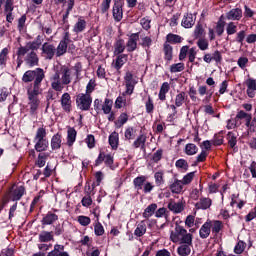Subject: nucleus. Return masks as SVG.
<instances>
[{
	"mask_svg": "<svg viewBox=\"0 0 256 256\" xmlns=\"http://www.w3.org/2000/svg\"><path fill=\"white\" fill-rule=\"evenodd\" d=\"M24 63L26 67L29 69H33V67H39V55L35 53V51H30L25 54Z\"/></svg>",
	"mask_w": 256,
	"mask_h": 256,
	"instance_id": "nucleus-9",
	"label": "nucleus"
},
{
	"mask_svg": "<svg viewBox=\"0 0 256 256\" xmlns=\"http://www.w3.org/2000/svg\"><path fill=\"white\" fill-rule=\"evenodd\" d=\"M113 3V19L116 23H119L123 19V7H125V0H113Z\"/></svg>",
	"mask_w": 256,
	"mask_h": 256,
	"instance_id": "nucleus-8",
	"label": "nucleus"
},
{
	"mask_svg": "<svg viewBox=\"0 0 256 256\" xmlns=\"http://www.w3.org/2000/svg\"><path fill=\"white\" fill-rule=\"evenodd\" d=\"M199 235L201 239H207L211 235V220H207L200 228Z\"/></svg>",
	"mask_w": 256,
	"mask_h": 256,
	"instance_id": "nucleus-25",
	"label": "nucleus"
},
{
	"mask_svg": "<svg viewBox=\"0 0 256 256\" xmlns=\"http://www.w3.org/2000/svg\"><path fill=\"white\" fill-rule=\"evenodd\" d=\"M55 221H59V215L53 211H48L41 220L42 225H53Z\"/></svg>",
	"mask_w": 256,
	"mask_h": 256,
	"instance_id": "nucleus-20",
	"label": "nucleus"
},
{
	"mask_svg": "<svg viewBox=\"0 0 256 256\" xmlns=\"http://www.w3.org/2000/svg\"><path fill=\"white\" fill-rule=\"evenodd\" d=\"M223 228H224L223 221H221V220L211 221L212 233L219 235V233H221V231H223Z\"/></svg>",
	"mask_w": 256,
	"mask_h": 256,
	"instance_id": "nucleus-40",
	"label": "nucleus"
},
{
	"mask_svg": "<svg viewBox=\"0 0 256 256\" xmlns=\"http://www.w3.org/2000/svg\"><path fill=\"white\" fill-rule=\"evenodd\" d=\"M170 239L173 243H186L187 245H193V235L187 233V230L176 224L175 230L171 231Z\"/></svg>",
	"mask_w": 256,
	"mask_h": 256,
	"instance_id": "nucleus-3",
	"label": "nucleus"
},
{
	"mask_svg": "<svg viewBox=\"0 0 256 256\" xmlns=\"http://www.w3.org/2000/svg\"><path fill=\"white\" fill-rule=\"evenodd\" d=\"M28 97V106L30 115H37V111H39V107L41 105V100L39 99V95L43 94L41 90H26Z\"/></svg>",
	"mask_w": 256,
	"mask_h": 256,
	"instance_id": "nucleus-4",
	"label": "nucleus"
},
{
	"mask_svg": "<svg viewBox=\"0 0 256 256\" xmlns=\"http://www.w3.org/2000/svg\"><path fill=\"white\" fill-rule=\"evenodd\" d=\"M175 167L177 169H183V171H189V163L183 158H180L175 162Z\"/></svg>",
	"mask_w": 256,
	"mask_h": 256,
	"instance_id": "nucleus-53",
	"label": "nucleus"
},
{
	"mask_svg": "<svg viewBox=\"0 0 256 256\" xmlns=\"http://www.w3.org/2000/svg\"><path fill=\"white\" fill-rule=\"evenodd\" d=\"M49 152H40L35 161V166L39 167V169L45 167L47 160L49 159Z\"/></svg>",
	"mask_w": 256,
	"mask_h": 256,
	"instance_id": "nucleus-26",
	"label": "nucleus"
},
{
	"mask_svg": "<svg viewBox=\"0 0 256 256\" xmlns=\"http://www.w3.org/2000/svg\"><path fill=\"white\" fill-rule=\"evenodd\" d=\"M125 49L127 46L125 45V40L123 38H119L114 43V55H123L125 53Z\"/></svg>",
	"mask_w": 256,
	"mask_h": 256,
	"instance_id": "nucleus-24",
	"label": "nucleus"
},
{
	"mask_svg": "<svg viewBox=\"0 0 256 256\" xmlns=\"http://www.w3.org/2000/svg\"><path fill=\"white\" fill-rule=\"evenodd\" d=\"M183 41V38L177 34L169 33L166 36V43H172L173 45L177 43H181Z\"/></svg>",
	"mask_w": 256,
	"mask_h": 256,
	"instance_id": "nucleus-47",
	"label": "nucleus"
},
{
	"mask_svg": "<svg viewBox=\"0 0 256 256\" xmlns=\"http://www.w3.org/2000/svg\"><path fill=\"white\" fill-rule=\"evenodd\" d=\"M211 205H213L211 198L202 197L195 203L194 207L197 211H207V209H211Z\"/></svg>",
	"mask_w": 256,
	"mask_h": 256,
	"instance_id": "nucleus-15",
	"label": "nucleus"
},
{
	"mask_svg": "<svg viewBox=\"0 0 256 256\" xmlns=\"http://www.w3.org/2000/svg\"><path fill=\"white\" fill-rule=\"evenodd\" d=\"M129 121V115L125 112L121 113L116 121H114V125L116 129H121Z\"/></svg>",
	"mask_w": 256,
	"mask_h": 256,
	"instance_id": "nucleus-39",
	"label": "nucleus"
},
{
	"mask_svg": "<svg viewBox=\"0 0 256 256\" xmlns=\"http://www.w3.org/2000/svg\"><path fill=\"white\" fill-rule=\"evenodd\" d=\"M87 29V21L83 19V17H79L78 21L75 23L73 27V32L74 33H83Z\"/></svg>",
	"mask_w": 256,
	"mask_h": 256,
	"instance_id": "nucleus-31",
	"label": "nucleus"
},
{
	"mask_svg": "<svg viewBox=\"0 0 256 256\" xmlns=\"http://www.w3.org/2000/svg\"><path fill=\"white\" fill-rule=\"evenodd\" d=\"M145 143H147V136L145 134H140L137 139L133 142L132 147L134 149H141V151H145Z\"/></svg>",
	"mask_w": 256,
	"mask_h": 256,
	"instance_id": "nucleus-27",
	"label": "nucleus"
},
{
	"mask_svg": "<svg viewBox=\"0 0 256 256\" xmlns=\"http://www.w3.org/2000/svg\"><path fill=\"white\" fill-rule=\"evenodd\" d=\"M27 193L25 186H12L8 191V199L10 201H15V203L9 209L8 219L11 221L15 217V212L17 211V201H21L23 196Z\"/></svg>",
	"mask_w": 256,
	"mask_h": 256,
	"instance_id": "nucleus-2",
	"label": "nucleus"
},
{
	"mask_svg": "<svg viewBox=\"0 0 256 256\" xmlns=\"http://www.w3.org/2000/svg\"><path fill=\"white\" fill-rule=\"evenodd\" d=\"M51 87L54 91H63L64 86H62L61 74L59 72L54 73L52 76Z\"/></svg>",
	"mask_w": 256,
	"mask_h": 256,
	"instance_id": "nucleus-22",
	"label": "nucleus"
},
{
	"mask_svg": "<svg viewBox=\"0 0 256 256\" xmlns=\"http://www.w3.org/2000/svg\"><path fill=\"white\" fill-rule=\"evenodd\" d=\"M243 17V10L241 8H233L226 13V19L228 21H241Z\"/></svg>",
	"mask_w": 256,
	"mask_h": 256,
	"instance_id": "nucleus-17",
	"label": "nucleus"
},
{
	"mask_svg": "<svg viewBox=\"0 0 256 256\" xmlns=\"http://www.w3.org/2000/svg\"><path fill=\"white\" fill-rule=\"evenodd\" d=\"M147 233V224H145V220H142L134 230V235L136 237H143Z\"/></svg>",
	"mask_w": 256,
	"mask_h": 256,
	"instance_id": "nucleus-38",
	"label": "nucleus"
},
{
	"mask_svg": "<svg viewBox=\"0 0 256 256\" xmlns=\"http://www.w3.org/2000/svg\"><path fill=\"white\" fill-rule=\"evenodd\" d=\"M60 103L65 113H71V111H73V108L71 105V95L69 93L66 92L61 96Z\"/></svg>",
	"mask_w": 256,
	"mask_h": 256,
	"instance_id": "nucleus-16",
	"label": "nucleus"
},
{
	"mask_svg": "<svg viewBox=\"0 0 256 256\" xmlns=\"http://www.w3.org/2000/svg\"><path fill=\"white\" fill-rule=\"evenodd\" d=\"M34 149L37 151V153H43V151H47V149H49V140H36Z\"/></svg>",
	"mask_w": 256,
	"mask_h": 256,
	"instance_id": "nucleus-37",
	"label": "nucleus"
},
{
	"mask_svg": "<svg viewBox=\"0 0 256 256\" xmlns=\"http://www.w3.org/2000/svg\"><path fill=\"white\" fill-rule=\"evenodd\" d=\"M60 73L62 75L61 82L63 85H69L71 83V69L67 66H62L60 69Z\"/></svg>",
	"mask_w": 256,
	"mask_h": 256,
	"instance_id": "nucleus-21",
	"label": "nucleus"
},
{
	"mask_svg": "<svg viewBox=\"0 0 256 256\" xmlns=\"http://www.w3.org/2000/svg\"><path fill=\"white\" fill-rule=\"evenodd\" d=\"M45 137H47V129H45L44 127H40L36 131V135L34 137V141L47 140Z\"/></svg>",
	"mask_w": 256,
	"mask_h": 256,
	"instance_id": "nucleus-49",
	"label": "nucleus"
},
{
	"mask_svg": "<svg viewBox=\"0 0 256 256\" xmlns=\"http://www.w3.org/2000/svg\"><path fill=\"white\" fill-rule=\"evenodd\" d=\"M140 45L143 49H151V46L153 45V39L151 38V36H145L143 38H141V42Z\"/></svg>",
	"mask_w": 256,
	"mask_h": 256,
	"instance_id": "nucleus-51",
	"label": "nucleus"
},
{
	"mask_svg": "<svg viewBox=\"0 0 256 256\" xmlns=\"http://www.w3.org/2000/svg\"><path fill=\"white\" fill-rule=\"evenodd\" d=\"M40 47L41 45L38 44L36 41H30L27 42L25 46H20L16 52V55H27L29 51H38Z\"/></svg>",
	"mask_w": 256,
	"mask_h": 256,
	"instance_id": "nucleus-10",
	"label": "nucleus"
},
{
	"mask_svg": "<svg viewBox=\"0 0 256 256\" xmlns=\"http://www.w3.org/2000/svg\"><path fill=\"white\" fill-rule=\"evenodd\" d=\"M221 133H223V131L214 135L212 140V145H214V147H220V145H223V135H221Z\"/></svg>",
	"mask_w": 256,
	"mask_h": 256,
	"instance_id": "nucleus-57",
	"label": "nucleus"
},
{
	"mask_svg": "<svg viewBox=\"0 0 256 256\" xmlns=\"http://www.w3.org/2000/svg\"><path fill=\"white\" fill-rule=\"evenodd\" d=\"M42 57L51 61L55 57L56 48L55 45L49 44L48 42L44 43L41 47Z\"/></svg>",
	"mask_w": 256,
	"mask_h": 256,
	"instance_id": "nucleus-11",
	"label": "nucleus"
},
{
	"mask_svg": "<svg viewBox=\"0 0 256 256\" xmlns=\"http://www.w3.org/2000/svg\"><path fill=\"white\" fill-rule=\"evenodd\" d=\"M93 103V97L89 94L79 93L76 96V107L80 111H89L91 109V105Z\"/></svg>",
	"mask_w": 256,
	"mask_h": 256,
	"instance_id": "nucleus-6",
	"label": "nucleus"
},
{
	"mask_svg": "<svg viewBox=\"0 0 256 256\" xmlns=\"http://www.w3.org/2000/svg\"><path fill=\"white\" fill-rule=\"evenodd\" d=\"M14 9H15V6H13L11 4L4 5V13L6 15L7 23H13V21H15V16L13 15Z\"/></svg>",
	"mask_w": 256,
	"mask_h": 256,
	"instance_id": "nucleus-33",
	"label": "nucleus"
},
{
	"mask_svg": "<svg viewBox=\"0 0 256 256\" xmlns=\"http://www.w3.org/2000/svg\"><path fill=\"white\" fill-rule=\"evenodd\" d=\"M245 85L247 86L246 93L250 99H254L256 95V80L253 78H248L245 81Z\"/></svg>",
	"mask_w": 256,
	"mask_h": 256,
	"instance_id": "nucleus-18",
	"label": "nucleus"
},
{
	"mask_svg": "<svg viewBox=\"0 0 256 256\" xmlns=\"http://www.w3.org/2000/svg\"><path fill=\"white\" fill-rule=\"evenodd\" d=\"M241 125V122H239V119H237V116L235 118H232L228 120L227 122V129H235L236 127H239Z\"/></svg>",
	"mask_w": 256,
	"mask_h": 256,
	"instance_id": "nucleus-64",
	"label": "nucleus"
},
{
	"mask_svg": "<svg viewBox=\"0 0 256 256\" xmlns=\"http://www.w3.org/2000/svg\"><path fill=\"white\" fill-rule=\"evenodd\" d=\"M77 221L82 227H87L88 225H91V218L89 216H78Z\"/></svg>",
	"mask_w": 256,
	"mask_h": 256,
	"instance_id": "nucleus-59",
	"label": "nucleus"
},
{
	"mask_svg": "<svg viewBox=\"0 0 256 256\" xmlns=\"http://www.w3.org/2000/svg\"><path fill=\"white\" fill-rule=\"evenodd\" d=\"M108 143L114 151H117L119 148V133L116 131L112 132L108 137Z\"/></svg>",
	"mask_w": 256,
	"mask_h": 256,
	"instance_id": "nucleus-29",
	"label": "nucleus"
},
{
	"mask_svg": "<svg viewBox=\"0 0 256 256\" xmlns=\"http://www.w3.org/2000/svg\"><path fill=\"white\" fill-rule=\"evenodd\" d=\"M129 61L128 54H116V59L112 64V67L117 70L118 75H121V69H123V65Z\"/></svg>",
	"mask_w": 256,
	"mask_h": 256,
	"instance_id": "nucleus-12",
	"label": "nucleus"
},
{
	"mask_svg": "<svg viewBox=\"0 0 256 256\" xmlns=\"http://www.w3.org/2000/svg\"><path fill=\"white\" fill-rule=\"evenodd\" d=\"M193 179H195V172H189L181 180L182 185H189Z\"/></svg>",
	"mask_w": 256,
	"mask_h": 256,
	"instance_id": "nucleus-63",
	"label": "nucleus"
},
{
	"mask_svg": "<svg viewBox=\"0 0 256 256\" xmlns=\"http://www.w3.org/2000/svg\"><path fill=\"white\" fill-rule=\"evenodd\" d=\"M135 133H137L136 129H134L133 127H128L125 130L124 137L128 141H131L132 139H135Z\"/></svg>",
	"mask_w": 256,
	"mask_h": 256,
	"instance_id": "nucleus-56",
	"label": "nucleus"
},
{
	"mask_svg": "<svg viewBox=\"0 0 256 256\" xmlns=\"http://www.w3.org/2000/svg\"><path fill=\"white\" fill-rule=\"evenodd\" d=\"M226 139L230 149L235 150V147L237 145V134H235L234 132H228L226 135Z\"/></svg>",
	"mask_w": 256,
	"mask_h": 256,
	"instance_id": "nucleus-41",
	"label": "nucleus"
},
{
	"mask_svg": "<svg viewBox=\"0 0 256 256\" xmlns=\"http://www.w3.org/2000/svg\"><path fill=\"white\" fill-rule=\"evenodd\" d=\"M171 89V86L169 85V82H164L161 87L158 94V99L160 101H166L167 100V94L169 93V90Z\"/></svg>",
	"mask_w": 256,
	"mask_h": 256,
	"instance_id": "nucleus-32",
	"label": "nucleus"
},
{
	"mask_svg": "<svg viewBox=\"0 0 256 256\" xmlns=\"http://www.w3.org/2000/svg\"><path fill=\"white\" fill-rule=\"evenodd\" d=\"M145 109L148 115H151V113L155 111V104L153 103V98H151V96H148V100L145 102Z\"/></svg>",
	"mask_w": 256,
	"mask_h": 256,
	"instance_id": "nucleus-54",
	"label": "nucleus"
},
{
	"mask_svg": "<svg viewBox=\"0 0 256 256\" xmlns=\"http://www.w3.org/2000/svg\"><path fill=\"white\" fill-rule=\"evenodd\" d=\"M45 79V70L43 68H35L27 70L22 76V83H31L26 90L28 91H43L41 85Z\"/></svg>",
	"mask_w": 256,
	"mask_h": 256,
	"instance_id": "nucleus-1",
	"label": "nucleus"
},
{
	"mask_svg": "<svg viewBox=\"0 0 256 256\" xmlns=\"http://www.w3.org/2000/svg\"><path fill=\"white\" fill-rule=\"evenodd\" d=\"M95 87H97V83H95V79H90L88 84L86 85V92L84 94L91 95V93L95 91Z\"/></svg>",
	"mask_w": 256,
	"mask_h": 256,
	"instance_id": "nucleus-60",
	"label": "nucleus"
},
{
	"mask_svg": "<svg viewBox=\"0 0 256 256\" xmlns=\"http://www.w3.org/2000/svg\"><path fill=\"white\" fill-rule=\"evenodd\" d=\"M137 41H139V32L132 33L126 43L128 53H133V51H137Z\"/></svg>",
	"mask_w": 256,
	"mask_h": 256,
	"instance_id": "nucleus-14",
	"label": "nucleus"
},
{
	"mask_svg": "<svg viewBox=\"0 0 256 256\" xmlns=\"http://www.w3.org/2000/svg\"><path fill=\"white\" fill-rule=\"evenodd\" d=\"M191 244L183 243L180 247L177 249L178 255L181 256H188L191 254V247H189Z\"/></svg>",
	"mask_w": 256,
	"mask_h": 256,
	"instance_id": "nucleus-48",
	"label": "nucleus"
},
{
	"mask_svg": "<svg viewBox=\"0 0 256 256\" xmlns=\"http://www.w3.org/2000/svg\"><path fill=\"white\" fill-rule=\"evenodd\" d=\"M198 152L199 147H197V145H195L194 143H188L184 148V153L189 156L197 155Z\"/></svg>",
	"mask_w": 256,
	"mask_h": 256,
	"instance_id": "nucleus-43",
	"label": "nucleus"
},
{
	"mask_svg": "<svg viewBox=\"0 0 256 256\" xmlns=\"http://www.w3.org/2000/svg\"><path fill=\"white\" fill-rule=\"evenodd\" d=\"M168 209L169 211H172V213H182V211L185 210V206L183 205L182 202H175L173 200H171L169 203H168Z\"/></svg>",
	"mask_w": 256,
	"mask_h": 256,
	"instance_id": "nucleus-28",
	"label": "nucleus"
},
{
	"mask_svg": "<svg viewBox=\"0 0 256 256\" xmlns=\"http://www.w3.org/2000/svg\"><path fill=\"white\" fill-rule=\"evenodd\" d=\"M182 27L184 29H191L193 25H195V19H193V14L192 13H187L184 15L181 23Z\"/></svg>",
	"mask_w": 256,
	"mask_h": 256,
	"instance_id": "nucleus-30",
	"label": "nucleus"
},
{
	"mask_svg": "<svg viewBox=\"0 0 256 256\" xmlns=\"http://www.w3.org/2000/svg\"><path fill=\"white\" fill-rule=\"evenodd\" d=\"M168 188L174 195H179L183 191V182L177 178L169 180Z\"/></svg>",
	"mask_w": 256,
	"mask_h": 256,
	"instance_id": "nucleus-13",
	"label": "nucleus"
},
{
	"mask_svg": "<svg viewBox=\"0 0 256 256\" xmlns=\"http://www.w3.org/2000/svg\"><path fill=\"white\" fill-rule=\"evenodd\" d=\"M9 55V48H3L0 52V65H7V57Z\"/></svg>",
	"mask_w": 256,
	"mask_h": 256,
	"instance_id": "nucleus-58",
	"label": "nucleus"
},
{
	"mask_svg": "<svg viewBox=\"0 0 256 256\" xmlns=\"http://www.w3.org/2000/svg\"><path fill=\"white\" fill-rule=\"evenodd\" d=\"M188 96L185 91H180L175 96L174 103L170 105V109H172L173 113L170 115V119H175V116L177 115V107H183V104L187 101Z\"/></svg>",
	"mask_w": 256,
	"mask_h": 256,
	"instance_id": "nucleus-7",
	"label": "nucleus"
},
{
	"mask_svg": "<svg viewBox=\"0 0 256 256\" xmlns=\"http://www.w3.org/2000/svg\"><path fill=\"white\" fill-rule=\"evenodd\" d=\"M155 211H157V204H150L143 212L144 219H149V217H153V215H155Z\"/></svg>",
	"mask_w": 256,
	"mask_h": 256,
	"instance_id": "nucleus-44",
	"label": "nucleus"
},
{
	"mask_svg": "<svg viewBox=\"0 0 256 256\" xmlns=\"http://www.w3.org/2000/svg\"><path fill=\"white\" fill-rule=\"evenodd\" d=\"M113 108V101L109 98H106L104 104H102V111L105 115H109L111 113V109Z\"/></svg>",
	"mask_w": 256,
	"mask_h": 256,
	"instance_id": "nucleus-52",
	"label": "nucleus"
},
{
	"mask_svg": "<svg viewBox=\"0 0 256 256\" xmlns=\"http://www.w3.org/2000/svg\"><path fill=\"white\" fill-rule=\"evenodd\" d=\"M245 37H247V32L245 30H240L235 37L236 43L243 45V41H245Z\"/></svg>",
	"mask_w": 256,
	"mask_h": 256,
	"instance_id": "nucleus-62",
	"label": "nucleus"
},
{
	"mask_svg": "<svg viewBox=\"0 0 256 256\" xmlns=\"http://www.w3.org/2000/svg\"><path fill=\"white\" fill-rule=\"evenodd\" d=\"M146 182H147V176H145V175L137 176L133 180L134 188L137 191H141V189H143Z\"/></svg>",
	"mask_w": 256,
	"mask_h": 256,
	"instance_id": "nucleus-36",
	"label": "nucleus"
},
{
	"mask_svg": "<svg viewBox=\"0 0 256 256\" xmlns=\"http://www.w3.org/2000/svg\"><path fill=\"white\" fill-rule=\"evenodd\" d=\"M106 165L111 169V171H115V157L113 154H106L105 151H100L97 159L95 160L94 167H99V165Z\"/></svg>",
	"mask_w": 256,
	"mask_h": 256,
	"instance_id": "nucleus-5",
	"label": "nucleus"
},
{
	"mask_svg": "<svg viewBox=\"0 0 256 256\" xmlns=\"http://www.w3.org/2000/svg\"><path fill=\"white\" fill-rule=\"evenodd\" d=\"M54 237H53V231L49 232V231H42L39 234V241L40 243H49V241H53Z\"/></svg>",
	"mask_w": 256,
	"mask_h": 256,
	"instance_id": "nucleus-42",
	"label": "nucleus"
},
{
	"mask_svg": "<svg viewBox=\"0 0 256 256\" xmlns=\"http://www.w3.org/2000/svg\"><path fill=\"white\" fill-rule=\"evenodd\" d=\"M226 33L227 35H235L237 33V25H235V22H229L226 26Z\"/></svg>",
	"mask_w": 256,
	"mask_h": 256,
	"instance_id": "nucleus-61",
	"label": "nucleus"
},
{
	"mask_svg": "<svg viewBox=\"0 0 256 256\" xmlns=\"http://www.w3.org/2000/svg\"><path fill=\"white\" fill-rule=\"evenodd\" d=\"M181 71H185V64L182 62L170 66V73H181Z\"/></svg>",
	"mask_w": 256,
	"mask_h": 256,
	"instance_id": "nucleus-55",
	"label": "nucleus"
},
{
	"mask_svg": "<svg viewBox=\"0 0 256 256\" xmlns=\"http://www.w3.org/2000/svg\"><path fill=\"white\" fill-rule=\"evenodd\" d=\"M236 119H238V121H239L240 119H245V121H246V124H245V125H246V126H249L250 123H251V119H253V116H252L251 114H249V113L243 111V110H240V111L237 113V115H236Z\"/></svg>",
	"mask_w": 256,
	"mask_h": 256,
	"instance_id": "nucleus-46",
	"label": "nucleus"
},
{
	"mask_svg": "<svg viewBox=\"0 0 256 256\" xmlns=\"http://www.w3.org/2000/svg\"><path fill=\"white\" fill-rule=\"evenodd\" d=\"M77 139V130L73 127H69L67 131V145L68 147H73V143H75Z\"/></svg>",
	"mask_w": 256,
	"mask_h": 256,
	"instance_id": "nucleus-35",
	"label": "nucleus"
},
{
	"mask_svg": "<svg viewBox=\"0 0 256 256\" xmlns=\"http://www.w3.org/2000/svg\"><path fill=\"white\" fill-rule=\"evenodd\" d=\"M163 53H164V60L165 61H173V46L169 43L163 44Z\"/></svg>",
	"mask_w": 256,
	"mask_h": 256,
	"instance_id": "nucleus-34",
	"label": "nucleus"
},
{
	"mask_svg": "<svg viewBox=\"0 0 256 256\" xmlns=\"http://www.w3.org/2000/svg\"><path fill=\"white\" fill-rule=\"evenodd\" d=\"M155 185L156 187H161V185H165L164 173L158 171L154 174Z\"/></svg>",
	"mask_w": 256,
	"mask_h": 256,
	"instance_id": "nucleus-50",
	"label": "nucleus"
},
{
	"mask_svg": "<svg viewBox=\"0 0 256 256\" xmlns=\"http://www.w3.org/2000/svg\"><path fill=\"white\" fill-rule=\"evenodd\" d=\"M68 45L69 44H67V42L60 41V43L58 44V46L56 48V57H63V55H65V53H67Z\"/></svg>",
	"mask_w": 256,
	"mask_h": 256,
	"instance_id": "nucleus-45",
	"label": "nucleus"
},
{
	"mask_svg": "<svg viewBox=\"0 0 256 256\" xmlns=\"http://www.w3.org/2000/svg\"><path fill=\"white\" fill-rule=\"evenodd\" d=\"M47 256H69V252H65V246L61 244H55L54 249L50 251Z\"/></svg>",
	"mask_w": 256,
	"mask_h": 256,
	"instance_id": "nucleus-23",
	"label": "nucleus"
},
{
	"mask_svg": "<svg viewBox=\"0 0 256 256\" xmlns=\"http://www.w3.org/2000/svg\"><path fill=\"white\" fill-rule=\"evenodd\" d=\"M63 136L60 133H56L52 136L50 146L52 151H59L63 143Z\"/></svg>",
	"mask_w": 256,
	"mask_h": 256,
	"instance_id": "nucleus-19",
	"label": "nucleus"
}]
</instances>
